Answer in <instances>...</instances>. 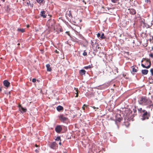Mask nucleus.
<instances>
[{"mask_svg":"<svg viewBox=\"0 0 153 153\" xmlns=\"http://www.w3.org/2000/svg\"><path fill=\"white\" fill-rule=\"evenodd\" d=\"M74 89L75 90L76 93H75L76 94V96H75V97H77L78 96V92L79 91H78V89L77 88H75Z\"/></svg>","mask_w":153,"mask_h":153,"instance_id":"19","label":"nucleus"},{"mask_svg":"<svg viewBox=\"0 0 153 153\" xmlns=\"http://www.w3.org/2000/svg\"><path fill=\"white\" fill-rule=\"evenodd\" d=\"M150 72L152 75L153 76V69L152 68L150 69Z\"/></svg>","mask_w":153,"mask_h":153,"instance_id":"29","label":"nucleus"},{"mask_svg":"<svg viewBox=\"0 0 153 153\" xmlns=\"http://www.w3.org/2000/svg\"><path fill=\"white\" fill-rule=\"evenodd\" d=\"M138 112L140 114H142L143 112V110H142V108H140L137 109Z\"/></svg>","mask_w":153,"mask_h":153,"instance_id":"21","label":"nucleus"},{"mask_svg":"<svg viewBox=\"0 0 153 153\" xmlns=\"http://www.w3.org/2000/svg\"><path fill=\"white\" fill-rule=\"evenodd\" d=\"M151 123H153V117H152V118L151 121Z\"/></svg>","mask_w":153,"mask_h":153,"instance_id":"37","label":"nucleus"},{"mask_svg":"<svg viewBox=\"0 0 153 153\" xmlns=\"http://www.w3.org/2000/svg\"><path fill=\"white\" fill-rule=\"evenodd\" d=\"M129 10L130 13L132 15H134L136 13V11L134 9H128Z\"/></svg>","mask_w":153,"mask_h":153,"instance_id":"12","label":"nucleus"},{"mask_svg":"<svg viewBox=\"0 0 153 153\" xmlns=\"http://www.w3.org/2000/svg\"><path fill=\"white\" fill-rule=\"evenodd\" d=\"M55 52H56V53H59V51H58L57 50H56L55 51Z\"/></svg>","mask_w":153,"mask_h":153,"instance_id":"36","label":"nucleus"},{"mask_svg":"<svg viewBox=\"0 0 153 153\" xmlns=\"http://www.w3.org/2000/svg\"><path fill=\"white\" fill-rule=\"evenodd\" d=\"M138 104L142 105H147L151 104L152 101L146 96H142L139 98Z\"/></svg>","mask_w":153,"mask_h":153,"instance_id":"1","label":"nucleus"},{"mask_svg":"<svg viewBox=\"0 0 153 153\" xmlns=\"http://www.w3.org/2000/svg\"><path fill=\"white\" fill-rule=\"evenodd\" d=\"M148 72V71L147 70L144 69L142 70V73L144 75L147 74Z\"/></svg>","mask_w":153,"mask_h":153,"instance_id":"16","label":"nucleus"},{"mask_svg":"<svg viewBox=\"0 0 153 153\" xmlns=\"http://www.w3.org/2000/svg\"><path fill=\"white\" fill-rule=\"evenodd\" d=\"M35 146L36 147H37L38 146L36 144H35Z\"/></svg>","mask_w":153,"mask_h":153,"instance_id":"41","label":"nucleus"},{"mask_svg":"<svg viewBox=\"0 0 153 153\" xmlns=\"http://www.w3.org/2000/svg\"><path fill=\"white\" fill-rule=\"evenodd\" d=\"M147 1V3L148 2V1H149V2H150V1H149V0H146V1Z\"/></svg>","mask_w":153,"mask_h":153,"instance_id":"40","label":"nucleus"},{"mask_svg":"<svg viewBox=\"0 0 153 153\" xmlns=\"http://www.w3.org/2000/svg\"><path fill=\"white\" fill-rule=\"evenodd\" d=\"M46 67L47 68V71H51L52 69L50 67V65L49 64H48L46 65Z\"/></svg>","mask_w":153,"mask_h":153,"instance_id":"14","label":"nucleus"},{"mask_svg":"<svg viewBox=\"0 0 153 153\" xmlns=\"http://www.w3.org/2000/svg\"><path fill=\"white\" fill-rule=\"evenodd\" d=\"M150 106L153 107V103L151 105H150Z\"/></svg>","mask_w":153,"mask_h":153,"instance_id":"42","label":"nucleus"},{"mask_svg":"<svg viewBox=\"0 0 153 153\" xmlns=\"http://www.w3.org/2000/svg\"><path fill=\"white\" fill-rule=\"evenodd\" d=\"M143 114L142 115V118H141L142 120H144L146 119H148L150 116V114L146 110H144Z\"/></svg>","mask_w":153,"mask_h":153,"instance_id":"3","label":"nucleus"},{"mask_svg":"<svg viewBox=\"0 0 153 153\" xmlns=\"http://www.w3.org/2000/svg\"><path fill=\"white\" fill-rule=\"evenodd\" d=\"M18 45H20V44L19 43L18 44Z\"/></svg>","mask_w":153,"mask_h":153,"instance_id":"48","label":"nucleus"},{"mask_svg":"<svg viewBox=\"0 0 153 153\" xmlns=\"http://www.w3.org/2000/svg\"><path fill=\"white\" fill-rule=\"evenodd\" d=\"M116 70L117 72V73H118V68H116Z\"/></svg>","mask_w":153,"mask_h":153,"instance_id":"38","label":"nucleus"},{"mask_svg":"<svg viewBox=\"0 0 153 153\" xmlns=\"http://www.w3.org/2000/svg\"><path fill=\"white\" fill-rule=\"evenodd\" d=\"M61 138L59 136L57 137L56 139V140L57 141H59L60 140V141H61Z\"/></svg>","mask_w":153,"mask_h":153,"instance_id":"25","label":"nucleus"},{"mask_svg":"<svg viewBox=\"0 0 153 153\" xmlns=\"http://www.w3.org/2000/svg\"><path fill=\"white\" fill-rule=\"evenodd\" d=\"M92 108L94 109H95L96 108L97 109H98V108H96L94 106H93L92 107Z\"/></svg>","mask_w":153,"mask_h":153,"instance_id":"35","label":"nucleus"},{"mask_svg":"<svg viewBox=\"0 0 153 153\" xmlns=\"http://www.w3.org/2000/svg\"><path fill=\"white\" fill-rule=\"evenodd\" d=\"M100 36H101L100 34L99 33H98L97 34V37L99 38L100 37Z\"/></svg>","mask_w":153,"mask_h":153,"instance_id":"31","label":"nucleus"},{"mask_svg":"<svg viewBox=\"0 0 153 153\" xmlns=\"http://www.w3.org/2000/svg\"><path fill=\"white\" fill-rule=\"evenodd\" d=\"M115 117V120L116 122L117 121L120 122L123 119L122 117L120 114H117L116 116Z\"/></svg>","mask_w":153,"mask_h":153,"instance_id":"7","label":"nucleus"},{"mask_svg":"<svg viewBox=\"0 0 153 153\" xmlns=\"http://www.w3.org/2000/svg\"><path fill=\"white\" fill-rule=\"evenodd\" d=\"M18 31H21L22 33H23L25 31V30L24 29H18Z\"/></svg>","mask_w":153,"mask_h":153,"instance_id":"23","label":"nucleus"},{"mask_svg":"<svg viewBox=\"0 0 153 153\" xmlns=\"http://www.w3.org/2000/svg\"><path fill=\"white\" fill-rule=\"evenodd\" d=\"M35 151L36 152H38V150L37 149L36 150H35Z\"/></svg>","mask_w":153,"mask_h":153,"instance_id":"43","label":"nucleus"},{"mask_svg":"<svg viewBox=\"0 0 153 153\" xmlns=\"http://www.w3.org/2000/svg\"><path fill=\"white\" fill-rule=\"evenodd\" d=\"M27 5H30V7H33V4H31L30 3V1H29L28 2H27Z\"/></svg>","mask_w":153,"mask_h":153,"instance_id":"24","label":"nucleus"},{"mask_svg":"<svg viewBox=\"0 0 153 153\" xmlns=\"http://www.w3.org/2000/svg\"><path fill=\"white\" fill-rule=\"evenodd\" d=\"M67 43L68 44V41H67Z\"/></svg>","mask_w":153,"mask_h":153,"instance_id":"47","label":"nucleus"},{"mask_svg":"<svg viewBox=\"0 0 153 153\" xmlns=\"http://www.w3.org/2000/svg\"><path fill=\"white\" fill-rule=\"evenodd\" d=\"M44 0H36L37 2L39 4H43L44 3Z\"/></svg>","mask_w":153,"mask_h":153,"instance_id":"20","label":"nucleus"},{"mask_svg":"<svg viewBox=\"0 0 153 153\" xmlns=\"http://www.w3.org/2000/svg\"><path fill=\"white\" fill-rule=\"evenodd\" d=\"M45 12L44 11H42L40 13V15L43 18H45L46 17V15L45 14Z\"/></svg>","mask_w":153,"mask_h":153,"instance_id":"13","label":"nucleus"},{"mask_svg":"<svg viewBox=\"0 0 153 153\" xmlns=\"http://www.w3.org/2000/svg\"><path fill=\"white\" fill-rule=\"evenodd\" d=\"M23 0V1H24V0Z\"/></svg>","mask_w":153,"mask_h":153,"instance_id":"49","label":"nucleus"},{"mask_svg":"<svg viewBox=\"0 0 153 153\" xmlns=\"http://www.w3.org/2000/svg\"><path fill=\"white\" fill-rule=\"evenodd\" d=\"M86 72V71L84 69H82L79 71V74L81 76L85 75Z\"/></svg>","mask_w":153,"mask_h":153,"instance_id":"10","label":"nucleus"},{"mask_svg":"<svg viewBox=\"0 0 153 153\" xmlns=\"http://www.w3.org/2000/svg\"><path fill=\"white\" fill-rule=\"evenodd\" d=\"M36 79H35V78L33 79L32 80V81L33 82H36Z\"/></svg>","mask_w":153,"mask_h":153,"instance_id":"30","label":"nucleus"},{"mask_svg":"<svg viewBox=\"0 0 153 153\" xmlns=\"http://www.w3.org/2000/svg\"><path fill=\"white\" fill-rule=\"evenodd\" d=\"M133 110H134V113H135L137 111H136V108H135V109H133Z\"/></svg>","mask_w":153,"mask_h":153,"instance_id":"33","label":"nucleus"},{"mask_svg":"<svg viewBox=\"0 0 153 153\" xmlns=\"http://www.w3.org/2000/svg\"><path fill=\"white\" fill-rule=\"evenodd\" d=\"M111 1L113 3H116L119 0H111Z\"/></svg>","mask_w":153,"mask_h":153,"instance_id":"26","label":"nucleus"},{"mask_svg":"<svg viewBox=\"0 0 153 153\" xmlns=\"http://www.w3.org/2000/svg\"><path fill=\"white\" fill-rule=\"evenodd\" d=\"M56 109L58 111H59L63 110V108L61 106H58L56 108Z\"/></svg>","mask_w":153,"mask_h":153,"instance_id":"17","label":"nucleus"},{"mask_svg":"<svg viewBox=\"0 0 153 153\" xmlns=\"http://www.w3.org/2000/svg\"><path fill=\"white\" fill-rule=\"evenodd\" d=\"M66 15L67 16H69L70 18H72V13L71 10H68L67 12Z\"/></svg>","mask_w":153,"mask_h":153,"instance_id":"11","label":"nucleus"},{"mask_svg":"<svg viewBox=\"0 0 153 153\" xmlns=\"http://www.w3.org/2000/svg\"><path fill=\"white\" fill-rule=\"evenodd\" d=\"M4 85L7 88H8L10 85V83L7 80H5L3 82Z\"/></svg>","mask_w":153,"mask_h":153,"instance_id":"9","label":"nucleus"},{"mask_svg":"<svg viewBox=\"0 0 153 153\" xmlns=\"http://www.w3.org/2000/svg\"><path fill=\"white\" fill-rule=\"evenodd\" d=\"M18 107H19V110L21 112H25L27 111V109L26 108H23L21 105H18Z\"/></svg>","mask_w":153,"mask_h":153,"instance_id":"8","label":"nucleus"},{"mask_svg":"<svg viewBox=\"0 0 153 153\" xmlns=\"http://www.w3.org/2000/svg\"><path fill=\"white\" fill-rule=\"evenodd\" d=\"M83 55L84 56H87V53L85 51H84V52L83 53Z\"/></svg>","mask_w":153,"mask_h":153,"instance_id":"28","label":"nucleus"},{"mask_svg":"<svg viewBox=\"0 0 153 153\" xmlns=\"http://www.w3.org/2000/svg\"><path fill=\"white\" fill-rule=\"evenodd\" d=\"M59 119L61 121L65 123H67L69 121V120L68 118L65 117L63 115H60L59 116Z\"/></svg>","mask_w":153,"mask_h":153,"instance_id":"4","label":"nucleus"},{"mask_svg":"<svg viewBox=\"0 0 153 153\" xmlns=\"http://www.w3.org/2000/svg\"><path fill=\"white\" fill-rule=\"evenodd\" d=\"M61 141H60V142L59 143V144L60 145H61Z\"/></svg>","mask_w":153,"mask_h":153,"instance_id":"39","label":"nucleus"},{"mask_svg":"<svg viewBox=\"0 0 153 153\" xmlns=\"http://www.w3.org/2000/svg\"><path fill=\"white\" fill-rule=\"evenodd\" d=\"M91 45L92 46V48H94V47H95V45H97V44H94V42H91Z\"/></svg>","mask_w":153,"mask_h":153,"instance_id":"27","label":"nucleus"},{"mask_svg":"<svg viewBox=\"0 0 153 153\" xmlns=\"http://www.w3.org/2000/svg\"><path fill=\"white\" fill-rule=\"evenodd\" d=\"M62 130V126L57 125L55 128V130L56 132L58 133H60Z\"/></svg>","mask_w":153,"mask_h":153,"instance_id":"6","label":"nucleus"},{"mask_svg":"<svg viewBox=\"0 0 153 153\" xmlns=\"http://www.w3.org/2000/svg\"><path fill=\"white\" fill-rule=\"evenodd\" d=\"M67 33H68V35H69V34H69V33H68V32H67Z\"/></svg>","mask_w":153,"mask_h":153,"instance_id":"46","label":"nucleus"},{"mask_svg":"<svg viewBox=\"0 0 153 153\" xmlns=\"http://www.w3.org/2000/svg\"><path fill=\"white\" fill-rule=\"evenodd\" d=\"M49 146L51 148L53 149H56L58 147L57 144L55 142H51Z\"/></svg>","mask_w":153,"mask_h":153,"instance_id":"5","label":"nucleus"},{"mask_svg":"<svg viewBox=\"0 0 153 153\" xmlns=\"http://www.w3.org/2000/svg\"><path fill=\"white\" fill-rule=\"evenodd\" d=\"M1 91V87H0V91Z\"/></svg>","mask_w":153,"mask_h":153,"instance_id":"45","label":"nucleus"},{"mask_svg":"<svg viewBox=\"0 0 153 153\" xmlns=\"http://www.w3.org/2000/svg\"><path fill=\"white\" fill-rule=\"evenodd\" d=\"M84 106H86L85 104H84L82 108L84 110L85 109V107H84Z\"/></svg>","mask_w":153,"mask_h":153,"instance_id":"34","label":"nucleus"},{"mask_svg":"<svg viewBox=\"0 0 153 153\" xmlns=\"http://www.w3.org/2000/svg\"><path fill=\"white\" fill-rule=\"evenodd\" d=\"M93 67V65L92 64L91 65H88L87 66H85L84 67V68H85V69H91Z\"/></svg>","mask_w":153,"mask_h":153,"instance_id":"15","label":"nucleus"},{"mask_svg":"<svg viewBox=\"0 0 153 153\" xmlns=\"http://www.w3.org/2000/svg\"><path fill=\"white\" fill-rule=\"evenodd\" d=\"M132 70L131 71V73H134V72H136L137 71V69H135L134 67L133 66L131 67Z\"/></svg>","mask_w":153,"mask_h":153,"instance_id":"18","label":"nucleus"},{"mask_svg":"<svg viewBox=\"0 0 153 153\" xmlns=\"http://www.w3.org/2000/svg\"><path fill=\"white\" fill-rule=\"evenodd\" d=\"M149 56L152 58H153V54L152 53H150L149 54Z\"/></svg>","mask_w":153,"mask_h":153,"instance_id":"32","label":"nucleus"},{"mask_svg":"<svg viewBox=\"0 0 153 153\" xmlns=\"http://www.w3.org/2000/svg\"><path fill=\"white\" fill-rule=\"evenodd\" d=\"M3 2H4L5 1V0H1Z\"/></svg>","mask_w":153,"mask_h":153,"instance_id":"44","label":"nucleus"},{"mask_svg":"<svg viewBox=\"0 0 153 153\" xmlns=\"http://www.w3.org/2000/svg\"><path fill=\"white\" fill-rule=\"evenodd\" d=\"M100 39H104L105 38V36H104V34L103 33H102L101 34V35L100 36Z\"/></svg>","mask_w":153,"mask_h":153,"instance_id":"22","label":"nucleus"},{"mask_svg":"<svg viewBox=\"0 0 153 153\" xmlns=\"http://www.w3.org/2000/svg\"><path fill=\"white\" fill-rule=\"evenodd\" d=\"M141 62L144 63V64H141V66L143 68H150L151 62L150 59L143 58L141 61Z\"/></svg>","mask_w":153,"mask_h":153,"instance_id":"2","label":"nucleus"}]
</instances>
